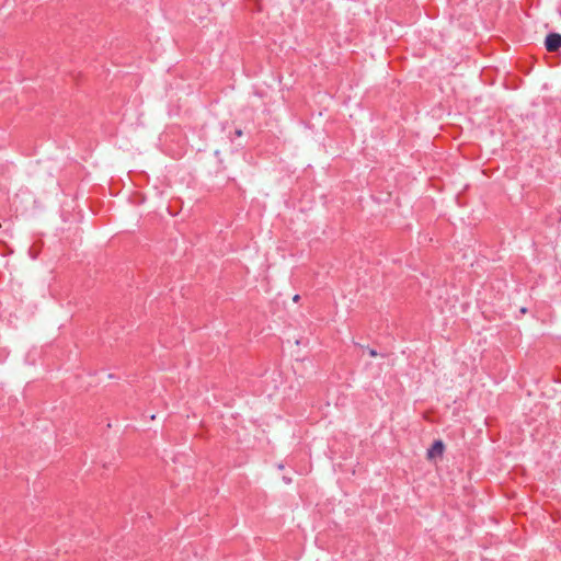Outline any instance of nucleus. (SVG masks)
Segmentation results:
<instances>
[{
  "mask_svg": "<svg viewBox=\"0 0 561 561\" xmlns=\"http://www.w3.org/2000/svg\"><path fill=\"white\" fill-rule=\"evenodd\" d=\"M545 48L554 53L561 48V34L559 33H549L545 38Z\"/></svg>",
  "mask_w": 561,
  "mask_h": 561,
  "instance_id": "1",
  "label": "nucleus"
},
{
  "mask_svg": "<svg viewBox=\"0 0 561 561\" xmlns=\"http://www.w3.org/2000/svg\"><path fill=\"white\" fill-rule=\"evenodd\" d=\"M445 450V445L443 440L437 439L434 440L432 446L427 449V458L435 459L436 457H442Z\"/></svg>",
  "mask_w": 561,
  "mask_h": 561,
  "instance_id": "2",
  "label": "nucleus"
},
{
  "mask_svg": "<svg viewBox=\"0 0 561 561\" xmlns=\"http://www.w3.org/2000/svg\"><path fill=\"white\" fill-rule=\"evenodd\" d=\"M367 351H368V354H369L370 357H377L378 356V352L375 348L367 347Z\"/></svg>",
  "mask_w": 561,
  "mask_h": 561,
  "instance_id": "3",
  "label": "nucleus"
},
{
  "mask_svg": "<svg viewBox=\"0 0 561 561\" xmlns=\"http://www.w3.org/2000/svg\"><path fill=\"white\" fill-rule=\"evenodd\" d=\"M234 136H236V137H240V136H242V129H236V130H234Z\"/></svg>",
  "mask_w": 561,
  "mask_h": 561,
  "instance_id": "4",
  "label": "nucleus"
},
{
  "mask_svg": "<svg viewBox=\"0 0 561 561\" xmlns=\"http://www.w3.org/2000/svg\"><path fill=\"white\" fill-rule=\"evenodd\" d=\"M283 480L285 481V483L289 484L291 483V478H288V477H284Z\"/></svg>",
  "mask_w": 561,
  "mask_h": 561,
  "instance_id": "5",
  "label": "nucleus"
},
{
  "mask_svg": "<svg viewBox=\"0 0 561 561\" xmlns=\"http://www.w3.org/2000/svg\"><path fill=\"white\" fill-rule=\"evenodd\" d=\"M299 298H300V296H299V295H295V296H294V301H298V300H299Z\"/></svg>",
  "mask_w": 561,
  "mask_h": 561,
  "instance_id": "6",
  "label": "nucleus"
}]
</instances>
